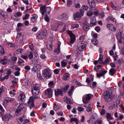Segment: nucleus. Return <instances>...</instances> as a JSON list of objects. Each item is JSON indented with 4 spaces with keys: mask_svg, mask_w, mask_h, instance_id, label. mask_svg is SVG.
Wrapping results in <instances>:
<instances>
[{
    "mask_svg": "<svg viewBox=\"0 0 124 124\" xmlns=\"http://www.w3.org/2000/svg\"><path fill=\"white\" fill-rule=\"evenodd\" d=\"M116 36L119 43H122L123 41V32L121 30H119L117 31L116 33Z\"/></svg>",
    "mask_w": 124,
    "mask_h": 124,
    "instance_id": "obj_1",
    "label": "nucleus"
},
{
    "mask_svg": "<svg viewBox=\"0 0 124 124\" xmlns=\"http://www.w3.org/2000/svg\"><path fill=\"white\" fill-rule=\"evenodd\" d=\"M93 95L91 94H86L83 98L82 101L85 104L88 102Z\"/></svg>",
    "mask_w": 124,
    "mask_h": 124,
    "instance_id": "obj_2",
    "label": "nucleus"
},
{
    "mask_svg": "<svg viewBox=\"0 0 124 124\" xmlns=\"http://www.w3.org/2000/svg\"><path fill=\"white\" fill-rule=\"evenodd\" d=\"M43 77L46 78H49L51 77V75L49 72V70L48 69L45 70L42 73Z\"/></svg>",
    "mask_w": 124,
    "mask_h": 124,
    "instance_id": "obj_3",
    "label": "nucleus"
},
{
    "mask_svg": "<svg viewBox=\"0 0 124 124\" xmlns=\"http://www.w3.org/2000/svg\"><path fill=\"white\" fill-rule=\"evenodd\" d=\"M18 122L20 124H25L30 122L29 119H25L24 116H23L17 119Z\"/></svg>",
    "mask_w": 124,
    "mask_h": 124,
    "instance_id": "obj_4",
    "label": "nucleus"
},
{
    "mask_svg": "<svg viewBox=\"0 0 124 124\" xmlns=\"http://www.w3.org/2000/svg\"><path fill=\"white\" fill-rule=\"evenodd\" d=\"M112 94V91H107L105 92L103 94V96L105 100H107V99L110 98Z\"/></svg>",
    "mask_w": 124,
    "mask_h": 124,
    "instance_id": "obj_5",
    "label": "nucleus"
},
{
    "mask_svg": "<svg viewBox=\"0 0 124 124\" xmlns=\"http://www.w3.org/2000/svg\"><path fill=\"white\" fill-rule=\"evenodd\" d=\"M46 31L43 30L41 31L38 35V38L39 39H41L45 38L46 34Z\"/></svg>",
    "mask_w": 124,
    "mask_h": 124,
    "instance_id": "obj_6",
    "label": "nucleus"
},
{
    "mask_svg": "<svg viewBox=\"0 0 124 124\" xmlns=\"http://www.w3.org/2000/svg\"><path fill=\"white\" fill-rule=\"evenodd\" d=\"M68 33L70 35V43L71 44L73 43L75 40V35L71 31H68Z\"/></svg>",
    "mask_w": 124,
    "mask_h": 124,
    "instance_id": "obj_7",
    "label": "nucleus"
},
{
    "mask_svg": "<svg viewBox=\"0 0 124 124\" xmlns=\"http://www.w3.org/2000/svg\"><path fill=\"white\" fill-rule=\"evenodd\" d=\"M77 48L80 51H82L86 49L85 45V44L79 42L77 46Z\"/></svg>",
    "mask_w": 124,
    "mask_h": 124,
    "instance_id": "obj_8",
    "label": "nucleus"
},
{
    "mask_svg": "<svg viewBox=\"0 0 124 124\" xmlns=\"http://www.w3.org/2000/svg\"><path fill=\"white\" fill-rule=\"evenodd\" d=\"M34 101L33 100L31 97H30L27 102L28 106L30 107V109H31L34 106Z\"/></svg>",
    "mask_w": 124,
    "mask_h": 124,
    "instance_id": "obj_9",
    "label": "nucleus"
},
{
    "mask_svg": "<svg viewBox=\"0 0 124 124\" xmlns=\"http://www.w3.org/2000/svg\"><path fill=\"white\" fill-rule=\"evenodd\" d=\"M52 90L50 88H48L45 91V94L49 97H51L52 95Z\"/></svg>",
    "mask_w": 124,
    "mask_h": 124,
    "instance_id": "obj_10",
    "label": "nucleus"
},
{
    "mask_svg": "<svg viewBox=\"0 0 124 124\" xmlns=\"http://www.w3.org/2000/svg\"><path fill=\"white\" fill-rule=\"evenodd\" d=\"M107 71L104 69L102 70L101 72L100 73H97L96 75L97 77L98 78H100L102 76H104L107 73Z\"/></svg>",
    "mask_w": 124,
    "mask_h": 124,
    "instance_id": "obj_11",
    "label": "nucleus"
},
{
    "mask_svg": "<svg viewBox=\"0 0 124 124\" xmlns=\"http://www.w3.org/2000/svg\"><path fill=\"white\" fill-rule=\"evenodd\" d=\"M83 30L85 31H87L89 28L88 24L86 22H84L83 24Z\"/></svg>",
    "mask_w": 124,
    "mask_h": 124,
    "instance_id": "obj_12",
    "label": "nucleus"
},
{
    "mask_svg": "<svg viewBox=\"0 0 124 124\" xmlns=\"http://www.w3.org/2000/svg\"><path fill=\"white\" fill-rule=\"evenodd\" d=\"M88 2L89 4L91 7V9H92L91 8H94L95 7V3L93 0H88Z\"/></svg>",
    "mask_w": 124,
    "mask_h": 124,
    "instance_id": "obj_13",
    "label": "nucleus"
},
{
    "mask_svg": "<svg viewBox=\"0 0 124 124\" xmlns=\"http://www.w3.org/2000/svg\"><path fill=\"white\" fill-rule=\"evenodd\" d=\"M55 95L58 96L59 94L61 95V96L63 95L62 90L61 89H57V91L55 90Z\"/></svg>",
    "mask_w": 124,
    "mask_h": 124,
    "instance_id": "obj_14",
    "label": "nucleus"
},
{
    "mask_svg": "<svg viewBox=\"0 0 124 124\" xmlns=\"http://www.w3.org/2000/svg\"><path fill=\"white\" fill-rule=\"evenodd\" d=\"M19 98L22 101L24 102L25 100V96L24 94L21 93L20 94Z\"/></svg>",
    "mask_w": 124,
    "mask_h": 124,
    "instance_id": "obj_15",
    "label": "nucleus"
},
{
    "mask_svg": "<svg viewBox=\"0 0 124 124\" xmlns=\"http://www.w3.org/2000/svg\"><path fill=\"white\" fill-rule=\"evenodd\" d=\"M107 26L111 31H115L116 30V28L112 24H108Z\"/></svg>",
    "mask_w": 124,
    "mask_h": 124,
    "instance_id": "obj_16",
    "label": "nucleus"
},
{
    "mask_svg": "<svg viewBox=\"0 0 124 124\" xmlns=\"http://www.w3.org/2000/svg\"><path fill=\"white\" fill-rule=\"evenodd\" d=\"M40 68L41 66L39 64H38L36 66H35L33 67L32 70L36 73L38 71V69H40Z\"/></svg>",
    "mask_w": 124,
    "mask_h": 124,
    "instance_id": "obj_17",
    "label": "nucleus"
},
{
    "mask_svg": "<svg viewBox=\"0 0 124 124\" xmlns=\"http://www.w3.org/2000/svg\"><path fill=\"white\" fill-rule=\"evenodd\" d=\"M64 99L65 101L68 104H72L73 102L71 101L70 99L69 98H68L65 96L64 97Z\"/></svg>",
    "mask_w": 124,
    "mask_h": 124,
    "instance_id": "obj_18",
    "label": "nucleus"
},
{
    "mask_svg": "<svg viewBox=\"0 0 124 124\" xmlns=\"http://www.w3.org/2000/svg\"><path fill=\"white\" fill-rule=\"evenodd\" d=\"M23 39V36L20 35H18L17 36L16 40L18 43H20Z\"/></svg>",
    "mask_w": 124,
    "mask_h": 124,
    "instance_id": "obj_19",
    "label": "nucleus"
},
{
    "mask_svg": "<svg viewBox=\"0 0 124 124\" xmlns=\"http://www.w3.org/2000/svg\"><path fill=\"white\" fill-rule=\"evenodd\" d=\"M58 25V24L56 23L52 25L51 27V29L53 31H56L57 30Z\"/></svg>",
    "mask_w": 124,
    "mask_h": 124,
    "instance_id": "obj_20",
    "label": "nucleus"
},
{
    "mask_svg": "<svg viewBox=\"0 0 124 124\" xmlns=\"http://www.w3.org/2000/svg\"><path fill=\"white\" fill-rule=\"evenodd\" d=\"M46 7V6L43 5L40 8V11L42 15L44 14L45 10Z\"/></svg>",
    "mask_w": 124,
    "mask_h": 124,
    "instance_id": "obj_21",
    "label": "nucleus"
},
{
    "mask_svg": "<svg viewBox=\"0 0 124 124\" xmlns=\"http://www.w3.org/2000/svg\"><path fill=\"white\" fill-rule=\"evenodd\" d=\"M77 13H78L80 18L83 16L84 13V10L82 9H80L79 11L77 12Z\"/></svg>",
    "mask_w": 124,
    "mask_h": 124,
    "instance_id": "obj_22",
    "label": "nucleus"
},
{
    "mask_svg": "<svg viewBox=\"0 0 124 124\" xmlns=\"http://www.w3.org/2000/svg\"><path fill=\"white\" fill-rule=\"evenodd\" d=\"M77 13H78L80 18L83 16L84 13V10L82 9H80L79 11L77 12Z\"/></svg>",
    "mask_w": 124,
    "mask_h": 124,
    "instance_id": "obj_23",
    "label": "nucleus"
},
{
    "mask_svg": "<svg viewBox=\"0 0 124 124\" xmlns=\"http://www.w3.org/2000/svg\"><path fill=\"white\" fill-rule=\"evenodd\" d=\"M77 13H78L80 18L83 16L84 13V10L82 9H80L79 11L77 12Z\"/></svg>",
    "mask_w": 124,
    "mask_h": 124,
    "instance_id": "obj_24",
    "label": "nucleus"
},
{
    "mask_svg": "<svg viewBox=\"0 0 124 124\" xmlns=\"http://www.w3.org/2000/svg\"><path fill=\"white\" fill-rule=\"evenodd\" d=\"M77 13H78L80 18L83 16L84 13V10L82 9H80L79 11L77 12Z\"/></svg>",
    "mask_w": 124,
    "mask_h": 124,
    "instance_id": "obj_25",
    "label": "nucleus"
},
{
    "mask_svg": "<svg viewBox=\"0 0 124 124\" xmlns=\"http://www.w3.org/2000/svg\"><path fill=\"white\" fill-rule=\"evenodd\" d=\"M80 17L79 16V15H78V13L76 12L74 15V19L76 20H79Z\"/></svg>",
    "mask_w": 124,
    "mask_h": 124,
    "instance_id": "obj_26",
    "label": "nucleus"
},
{
    "mask_svg": "<svg viewBox=\"0 0 124 124\" xmlns=\"http://www.w3.org/2000/svg\"><path fill=\"white\" fill-rule=\"evenodd\" d=\"M93 13H94V15L95 16H98L99 14V12L98 9L95 8L93 10Z\"/></svg>",
    "mask_w": 124,
    "mask_h": 124,
    "instance_id": "obj_27",
    "label": "nucleus"
},
{
    "mask_svg": "<svg viewBox=\"0 0 124 124\" xmlns=\"http://www.w3.org/2000/svg\"><path fill=\"white\" fill-rule=\"evenodd\" d=\"M111 7L113 9L115 10H118L120 8V7L119 6H115L114 5L113 3H112L111 4Z\"/></svg>",
    "mask_w": 124,
    "mask_h": 124,
    "instance_id": "obj_28",
    "label": "nucleus"
},
{
    "mask_svg": "<svg viewBox=\"0 0 124 124\" xmlns=\"http://www.w3.org/2000/svg\"><path fill=\"white\" fill-rule=\"evenodd\" d=\"M5 51L3 48L1 46H0V55L2 56L4 54Z\"/></svg>",
    "mask_w": 124,
    "mask_h": 124,
    "instance_id": "obj_29",
    "label": "nucleus"
},
{
    "mask_svg": "<svg viewBox=\"0 0 124 124\" xmlns=\"http://www.w3.org/2000/svg\"><path fill=\"white\" fill-rule=\"evenodd\" d=\"M32 93L33 94L36 95L39 93V90L31 89Z\"/></svg>",
    "mask_w": 124,
    "mask_h": 124,
    "instance_id": "obj_30",
    "label": "nucleus"
},
{
    "mask_svg": "<svg viewBox=\"0 0 124 124\" xmlns=\"http://www.w3.org/2000/svg\"><path fill=\"white\" fill-rule=\"evenodd\" d=\"M37 18L38 16L36 15H34L33 16V17L31 18V20L33 22H35L36 21Z\"/></svg>",
    "mask_w": 124,
    "mask_h": 124,
    "instance_id": "obj_31",
    "label": "nucleus"
},
{
    "mask_svg": "<svg viewBox=\"0 0 124 124\" xmlns=\"http://www.w3.org/2000/svg\"><path fill=\"white\" fill-rule=\"evenodd\" d=\"M33 88H32L31 89L34 90H39V85L38 84H36L33 85Z\"/></svg>",
    "mask_w": 124,
    "mask_h": 124,
    "instance_id": "obj_32",
    "label": "nucleus"
},
{
    "mask_svg": "<svg viewBox=\"0 0 124 124\" xmlns=\"http://www.w3.org/2000/svg\"><path fill=\"white\" fill-rule=\"evenodd\" d=\"M70 76L69 74L67 73H66L64 75L63 78L64 80H66L67 79V78H69Z\"/></svg>",
    "mask_w": 124,
    "mask_h": 124,
    "instance_id": "obj_33",
    "label": "nucleus"
},
{
    "mask_svg": "<svg viewBox=\"0 0 124 124\" xmlns=\"http://www.w3.org/2000/svg\"><path fill=\"white\" fill-rule=\"evenodd\" d=\"M116 71V70L114 69H111L109 70V74L112 76L115 73Z\"/></svg>",
    "mask_w": 124,
    "mask_h": 124,
    "instance_id": "obj_34",
    "label": "nucleus"
},
{
    "mask_svg": "<svg viewBox=\"0 0 124 124\" xmlns=\"http://www.w3.org/2000/svg\"><path fill=\"white\" fill-rule=\"evenodd\" d=\"M103 56L101 54L100 55L98 61H99V63L102 64V63H103V61L102 58Z\"/></svg>",
    "mask_w": 124,
    "mask_h": 124,
    "instance_id": "obj_35",
    "label": "nucleus"
},
{
    "mask_svg": "<svg viewBox=\"0 0 124 124\" xmlns=\"http://www.w3.org/2000/svg\"><path fill=\"white\" fill-rule=\"evenodd\" d=\"M1 115L2 116V117H4V118L6 120H8L9 118L10 117V116L8 114H5L4 115L3 114H1Z\"/></svg>",
    "mask_w": 124,
    "mask_h": 124,
    "instance_id": "obj_36",
    "label": "nucleus"
},
{
    "mask_svg": "<svg viewBox=\"0 0 124 124\" xmlns=\"http://www.w3.org/2000/svg\"><path fill=\"white\" fill-rule=\"evenodd\" d=\"M69 85H67L64 88L61 89L62 90L63 92H66L67 91V90L69 87Z\"/></svg>",
    "mask_w": 124,
    "mask_h": 124,
    "instance_id": "obj_37",
    "label": "nucleus"
},
{
    "mask_svg": "<svg viewBox=\"0 0 124 124\" xmlns=\"http://www.w3.org/2000/svg\"><path fill=\"white\" fill-rule=\"evenodd\" d=\"M23 85L25 87H27L28 86V82L26 80H24L23 82Z\"/></svg>",
    "mask_w": 124,
    "mask_h": 124,
    "instance_id": "obj_38",
    "label": "nucleus"
},
{
    "mask_svg": "<svg viewBox=\"0 0 124 124\" xmlns=\"http://www.w3.org/2000/svg\"><path fill=\"white\" fill-rule=\"evenodd\" d=\"M23 49L22 48H20L18 49L15 52V53L16 54H20L23 52Z\"/></svg>",
    "mask_w": 124,
    "mask_h": 124,
    "instance_id": "obj_39",
    "label": "nucleus"
},
{
    "mask_svg": "<svg viewBox=\"0 0 124 124\" xmlns=\"http://www.w3.org/2000/svg\"><path fill=\"white\" fill-rule=\"evenodd\" d=\"M108 20H109L113 22H115V23H116V19L113 17L111 16H109L107 18Z\"/></svg>",
    "mask_w": 124,
    "mask_h": 124,
    "instance_id": "obj_40",
    "label": "nucleus"
},
{
    "mask_svg": "<svg viewBox=\"0 0 124 124\" xmlns=\"http://www.w3.org/2000/svg\"><path fill=\"white\" fill-rule=\"evenodd\" d=\"M54 110L55 111L57 110L59 108V106L56 105L55 103H54Z\"/></svg>",
    "mask_w": 124,
    "mask_h": 124,
    "instance_id": "obj_41",
    "label": "nucleus"
},
{
    "mask_svg": "<svg viewBox=\"0 0 124 124\" xmlns=\"http://www.w3.org/2000/svg\"><path fill=\"white\" fill-rule=\"evenodd\" d=\"M7 62L6 59L5 58L1 60V63L3 65H4L7 63Z\"/></svg>",
    "mask_w": 124,
    "mask_h": 124,
    "instance_id": "obj_42",
    "label": "nucleus"
},
{
    "mask_svg": "<svg viewBox=\"0 0 124 124\" xmlns=\"http://www.w3.org/2000/svg\"><path fill=\"white\" fill-rule=\"evenodd\" d=\"M92 41L95 45H97L98 44V42L96 39H93L92 40Z\"/></svg>",
    "mask_w": 124,
    "mask_h": 124,
    "instance_id": "obj_43",
    "label": "nucleus"
},
{
    "mask_svg": "<svg viewBox=\"0 0 124 124\" xmlns=\"http://www.w3.org/2000/svg\"><path fill=\"white\" fill-rule=\"evenodd\" d=\"M21 110V109H20L19 108H18L16 111V114L17 116H18V115H19V114L20 113V112Z\"/></svg>",
    "mask_w": 124,
    "mask_h": 124,
    "instance_id": "obj_44",
    "label": "nucleus"
},
{
    "mask_svg": "<svg viewBox=\"0 0 124 124\" xmlns=\"http://www.w3.org/2000/svg\"><path fill=\"white\" fill-rule=\"evenodd\" d=\"M106 117L107 118L109 119H112V118L111 116V114L109 113H107V115L106 116Z\"/></svg>",
    "mask_w": 124,
    "mask_h": 124,
    "instance_id": "obj_45",
    "label": "nucleus"
},
{
    "mask_svg": "<svg viewBox=\"0 0 124 124\" xmlns=\"http://www.w3.org/2000/svg\"><path fill=\"white\" fill-rule=\"evenodd\" d=\"M102 121L100 120H97L94 122V124H102Z\"/></svg>",
    "mask_w": 124,
    "mask_h": 124,
    "instance_id": "obj_46",
    "label": "nucleus"
},
{
    "mask_svg": "<svg viewBox=\"0 0 124 124\" xmlns=\"http://www.w3.org/2000/svg\"><path fill=\"white\" fill-rule=\"evenodd\" d=\"M60 52V49L59 46H58L57 48L55 50V52L57 54L59 53Z\"/></svg>",
    "mask_w": 124,
    "mask_h": 124,
    "instance_id": "obj_47",
    "label": "nucleus"
},
{
    "mask_svg": "<svg viewBox=\"0 0 124 124\" xmlns=\"http://www.w3.org/2000/svg\"><path fill=\"white\" fill-rule=\"evenodd\" d=\"M51 10L50 8L49 7H47L46 8L45 11L47 14H49Z\"/></svg>",
    "mask_w": 124,
    "mask_h": 124,
    "instance_id": "obj_48",
    "label": "nucleus"
},
{
    "mask_svg": "<svg viewBox=\"0 0 124 124\" xmlns=\"http://www.w3.org/2000/svg\"><path fill=\"white\" fill-rule=\"evenodd\" d=\"M29 14H27L24 15V16L23 17V20H26L27 19L29 16Z\"/></svg>",
    "mask_w": 124,
    "mask_h": 124,
    "instance_id": "obj_49",
    "label": "nucleus"
},
{
    "mask_svg": "<svg viewBox=\"0 0 124 124\" xmlns=\"http://www.w3.org/2000/svg\"><path fill=\"white\" fill-rule=\"evenodd\" d=\"M61 65L62 67H65L67 65V63L63 61L61 62Z\"/></svg>",
    "mask_w": 124,
    "mask_h": 124,
    "instance_id": "obj_50",
    "label": "nucleus"
},
{
    "mask_svg": "<svg viewBox=\"0 0 124 124\" xmlns=\"http://www.w3.org/2000/svg\"><path fill=\"white\" fill-rule=\"evenodd\" d=\"M93 12L91 10L89 11L87 13V16H91L93 14Z\"/></svg>",
    "mask_w": 124,
    "mask_h": 124,
    "instance_id": "obj_51",
    "label": "nucleus"
},
{
    "mask_svg": "<svg viewBox=\"0 0 124 124\" xmlns=\"http://www.w3.org/2000/svg\"><path fill=\"white\" fill-rule=\"evenodd\" d=\"M109 63V61L108 59L107 58H106L105 59V61L103 62V64H108Z\"/></svg>",
    "mask_w": 124,
    "mask_h": 124,
    "instance_id": "obj_52",
    "label": "nucleus"
},
{
    "mask_svg": "<svg viewBox=\"0 0 124 124\" xmlns=\"http://www.w3.org/2000/svg\"><path fill=\"white\" fill-rule=\"evenodd\" d=\"M8 102L13 101V99L10 97L7 98L6 99Z\"/></svg>",
    "mask_w": 124,
    "mask_h": 124,
    "instance_id": "obj_53",
    "label": "nucleus"
},
{
    "mask_svg": "<svg viewBox=\"0 0 124 124\" xmlns=\"http://www.w3.org/2000/svg\"><path fill=\"white\" fill-rule=\"evenodd\" d=\"M28 57L30 59H32L33 57V55L32 53L30 52L28 55Z\"/></svg>",
    "mask_w": 124,
    "mask_h": 124,
    "instance_id": "obj_54",
    "label": "nucleus"
},
{
    "mask_svg": "<svg viewBox=\"0 0 124 124\" xmlns=\"http://www.w3.org/2000/svg\"><path fill=\"white\" fill-rule=\"evenodd\" d=\"M45 20L47 22H48L49 20V19L48 17L47 16V15H46L45 17L44 18Z\"/></svg>",
    "mask_w": 124,
    "mask_h": 124,
    "instance_id": "obj_55",
    "label": "nucleus"
},
{
    "mask_svg": "<svg viewBox=\"0 0 124 124\" xmlns=\"http://www.w3.org/2000/svg\"><path fill=\"white\" fill-rule=\"evenodd\" d=\"M78 120L77 118H71V122H72V121H76Z\"/></svg>",
    "mask_w": 124,
    "mask_h": 124,
    "instance_id": "obj_56",
    "label": "nucleus"
},
{
    "mask_svg": "<svg viewBox=\"0 0 124 124\" xmlns=\"http://www.w3.org/2000/svg\"><path fill=\"white\" fill-rule=\"evenodd\" d=\"M72 2L71 0H68L67 3V5L68 6H69L72 3Z\"/></svg>",
    "mask_w": 124,
    "mask_h": 124,
    "instance_id": "obj_57",
    "label": "nucleus"
},
{
    "mask_svg": "<svg viewBox=\"0 0 124 124\" xmlns=\"http://www.w3.org/2000/svg\"><path fill=\"white\" fill-rule=\"evenodd\" d=\"M24 68L26 70H30V67L28 65H26L25 66Z\"/></svg>",
    "mask_w": 124,
    "mask_h": 124,
    "instance_id": "obj_58",
    "label": "nucleus"
},
{
    "mask_svg": "<svg viewBox=\"0 0 124 124\" xmlns=\"http://www.w3.org/2000/svg\"><path fill=\"white\" fill-rule=\"evenodd\" d=\"M72 28H77L78 27L79 25L78 24H74L71 25Z\"/></svg>",
    "mask_w": 124,
    "mask_h": 124,
    "instance_id": "obj_59",
    "label": "nucleus"
},
{
    "mask_svg": "<svg viewBox=\"0 0 124 124\" xmlns=\"http://www.w3.org/2000/svg\"><path fill=\"white\" fill-rule=\"evenodd\" d=\"M52 45H47V48L50 51H51L52 50Z\"/></svg>",
    "mask_w": 124,
    "mask_h": 124,
    "instance_id": "obj_60",
    "label": "nucleus"
},
{
    "mask_svg": "<svg viewBox=\"0 0 124 124\" xmlns=\"http://www.w3.org/2000/svg\"><path fill=\"white\" fill-rule=\"evenodd\" d=\"M34 58L35 59V60L36 61V62L37 61V60L38 59V54H35L34 55Z\"/></svg>",
    "mask_w": 124,
    "mask_h": 124,
    "instance_id": "obj_61",
    "label": "nucleus"
},
{
    "mask_svg": "<svg viewBox=\"0 0 124 124\" xmlns=\"http://www.w3.org/2000/svg\"><path fill=\"white\" fill-rule=\"evenodd\" d=\"M121 53L124 55V49L123 47H121Z\"/></svg>",
    "mask_w": 124,
    "mask_h": 124,
    "instance_id": "obj_62",
    "label": "nucleus"
},
{
    "mask_svg": "<svg viewBox=\"0 0 124 124\" xmlns=\"http://www.w3.org/2000/svg\"><path fill=\"white\" fill-rule=\"evenodd\" d=\"M78 110L79 111L81 112L84 110V109L83 108L79 107H78Z\"/></svg>",
    "mask_w": 124,
    "mask_h": 124,
    "instance_id": "obj_63",
    "label": "nucleus"
},
{
    "mask_svg": "<svg viewBox=\"0 0 124 124\" xmlns=\"http://www.w3.org/2000/svg\"><path fill=\"white\" fill-rule=\"evenodd\" d=\"M21 56L22 58L25 60H26L28 58V57L25 55H21Z\"/></svg>",
    "mask_w": 124,
    "mask_h": 124,
    "instance_id": "obj_64",
    "label": "nucleus"
}]
</instances>
